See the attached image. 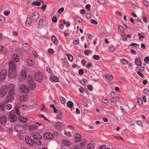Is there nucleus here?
Instances as JSON below:
<instances>
[{"label":"nucleus","instance_id":"f257e3e1","mask_svg":"<svg viewBox=\"0 0 149 149\" xmlns=\"http://www.w3.org/2000/svg\"><path fill=\"white\" fill-rule=\"evenodd\" d=\"M8 116L10 121L14 122L17 119V116L16 114L15 110H13L11 111L8 114Z\"/></svg>","mask_w":149,"mask_h":149},{"label":"nucleus","instance_id":"f03ea898","mask_svg":"<svg viewBox=\"0 0 149 149\" xmlns=\"http://www.w3.org/2000/svg\"><path fill=\"white\" fill-rule=\"evenodd\" d=\"M8 91L7 86H3L0 89V97H2L6 95Z\"/></svg>","mask_w":149,"mask_h":149},{"label":"nucleus","instance_id":"7ed1b4c3","mask_svg":"<svg viewBox=\"0 0 149 149\" xmlns=\"http://www.w3.org/2000/svg\"><path fill=\"white\" fill-rule=\"evenodd\" d=\"M14 94H12L11 93H8V94L7 96L6 100L4 101L6 103H5L7 104L11 102L14 99Z\"/></svg>","mask_w":149,"mask_h":149},{"label":"nucleus","instance_id":"20e7f679","mask_svg":"<svg viewBox=\"0 0 149 149\" xmlns=\"http://www.w3.org/2000/svg\"><path fill=\"white\" fill-rule=\"evenodd\" d=\"M70 145V142L68 140H64L61 145L62 149H66Z\"/></svg>","mask_w":149,"mask_h":149},{"label":"nucleus","instance_id":"39448f33","mask_svg":"<svg viewBox=\"0 0 149 149\" xmlns=\"http://www.w3.org/2000/svg\"><path fill=\"white\" fill-rule=\"evenodd\" d=\"M34 78L36 80L41 82L42 80V74L40 72H36L34 75Z\"/></svg>","mask_w":149,"mask_h":149},{"label":"nucleus","instance_id":"423d86ee","mask_svg":"<svg viewBox=\"0 0 149 149\" xmlns=\"http://www.w3.org/2000/svg\"><path fill=\"white\" fill-rule=\"evenodd\" d=\"M17 72L16 70H9L8 73V76L9 77L13 78L16 77Z\"/></svg>","mask_w":149,"mask_h":149},{"label":"nucleus","instance_id":"0eeeda50","mask_svg":"<svg viewBox=\"0 0 149 149\" xmlns=\"http://www.w3.org/2000/svg\"><path fill=\"white\" fill-rule=\"evenodd\" d=\"M20 89L21 92L26 94H27L29 91V87L23 85L21 86Z\"/></svg>","mask_w":149,"mask_h":149},{"label":"nucleus","instance_id":"6e6552de","mask_svg":"<svg viewBox=\"0 0 149 149\" xmlns=\"http://www.w3.org/2000/svg\"><path fill=\"white\" fill-rule=\"evenodd\" d=\"M14 129L16 132L21 133H24L25 132V130L22 127L19 125H15Z\"/></svg>","mask_w":149,"mask_h":149},{"label":"nucleus","instance_id":"1a4fd4ad","mask_svg":"<svg viewBox=\"0 0 149 149\" xmlns=\"http://www.w3.org/2000/svg\"><path fill=\"white\" fill-rule=\"evenodd\" d=\"M7 86L8 91V93H11L12 94H14L15 90L14 84H10Z\"/></svg>","mask_w":149,"mask_h":149},{"label":"nucleus","instance_id":"9d476101","mask_svg":"<svg viewBox=\"0 0 149 149\" xmlns=\"http://www.w3.org/2000/svg\"><path fill=\"white\" fill-rule=\"evenodd\" d=\"M43 137L46 139H51L54 138V136L53 134L50 132H46L43 135Z\"/></svg>","mask_w":149,"mask_h":149},{"label":"nucleus","instance_id":"9b49d317","mask_svg":"<svg viewBox=\"0 0 149 149\" xmlns=\"http://www.w3.org/2000/svg\"><path fill=\"white\" fill-rule=\"evenodd\" d=\"M25 141L27 144L29 146H33L34 144L33 141L29 136H26L25 137Z\"/></svg>","mask_w":149,"mask_h":149},{"label":"nucleus","instance_id":"f8f14e48","mask_svg":"<svg viewBox=\"0 0 149 149\" xmlns=\"http://www.w3.org/2000/svg\"><path fill=\"white\" fill-rule=\"evenodd\" d=\"M31 134L32 136L34 138L35 140H37V139H41L42 138V136L38 133L34 132L31 133Z\"/></svg>","mask_w":149,"mask_h":149},{"label":"nucleus","instance_id":"ddd939ff","mask_svg":"<svg viewBox=\"0 0 149 149\" xmlns=\"http://www.w3.org/2000/svg\"><path fill=\"white\" fill-rule=\"evenodd\" d=\"M9 70H16V66L12 61H10L8 63Z\"/></svg>","mask_w":149,"mask_h":149},{"label":"nucleus","instance_id":"4468645a","mask_svg":"<svg viewBox=\"0 0 149 149\" xmlns=\"http://www.w3.org/2000/svg\"><path fill=\"white\" fill-rule=\"evenodd\" d=\"M6 120V116L3 115L1 116L0 118V122L3 125L5 124Z\"/></svg>","mask_w":149,"mask_h":149},{"label":"nucleus","instance_id":"2eb2a0df","mask_svg":"<svg viewBox=\"0 0 149 149\" xmlns=\"http://www.w3.org/2000/svg\"><path fill=\"white\" fill-rule=\"evenodd\" d=\"M32 19L35 21H36L38 19L39 17L38 13L37 11L33 12L32 15Z\"/></svg>","mask_w":149,"mask_h":149},{"label":"nucleus","instance_id":"dca6fc26","mask_svg":"<svg viewBox=\"0 0 149 149\" xmlns=\"http://www.w3.org/2000/svg\"><path fill=\"white\" fill-rule=\"evenodd\" d=\"M21 104L20 103L17 104L16 105L15 111L17 115H20V111L19 109V108L21 107Z\"/></svg>","mask_w":149,"mask_h":149},{"label":"nucleus","instance_id":"f3484780","mask_svg":"<svg viewBox=\"0 0 149 149\" xmlns=\"http://www.w3.org/2000/svg\"><path fill=\"white\" fill-rule=\"evenodd\" d=\"M23 49L26 52H28L29 50V46L26 43H24L22 45Z\"/></svg>","mask_w":149,"mask_h":149},{"label":"nucleus","instance_id":"a211bd4d","mask_svg":"<svg viewBox=\"0 0 149 149\" xmlns=\"http://www.w3.org/2000/svg\"><path fill=\"white\" fill-rule=\"evenodd\" d=\"M17 116H18L19 121L22 122L24 123L27 122V120L26 118H24L22 116H20V115Z\"/></svg>","mask_w":149,"mask_h":149},{"label":"nucleus","instance_id":"6ab92c4d","mask_svg":"<svg viewBox=\"0 0 149 149\" xmlns=\"http://www.w3.org/2000/svg\"><path fill=\"white\" fill-rule=\"evenodd\" d=\"M27 96L25 95H22L19 97V100L20 102H25L27 100Z\"/></svg>","mask_w":149,"mask_h":149},{"label":"nucleus","instance_id":"aec40b11","mask_svg":"<svg viewBox=\"0 0 149 149\" xmlns=\"http://www.w3.org/2000/svg\"><path fill=\"white\" fill-rule=\"evenodd\" d=\"M38 127V126L36 125H32L29 126V129L30 131H31L37 129Z\"/></svg>","mask_w":149,"mask_h":149},{"label":"nucleus","instance_id":"412c9836","mask_svg":"<svg viewBox=\"0 0 149 149\" xmlns=\"http://www.w3.org/2000/svg\"><path fill=\"white\" fill-rule=\"evenodd\" d=\"M29 86L31 90L34 89L36 87V84L33 81H31V83L30 82L29 84Z\"/></svg>","mask_w":149,"mask_h":149},{"label":"nucleus","instance_id":"4be33fe9","mask_svg":"<svg viewBox=\"0 0 149 149\" xmlns=\"http://www.w3.org/2000/svg\"><path fill=\"white\" fill-rule=\"evenodd\" d=\"M27 65L30 66H32L34 63V61L31 59H28L26 60Z\"/></svg>","mask_w":149,"mask_h":149},{"label":"nucleus","instance_id":"5701e85b","mask_svg":"<svg viewBox=\"0 0 149 149\" xmlns=\"http://www.w3.org/2000/svg\"><path fill=\"white\" fill-rule=\"evenodd\" d=\"M4 101L0 105V108L1 109L2 111H5V107L6 106V104L7 103H5Z\"/></svg>","mask_w":149,"mask_h":149},{"label":"nucleus","instance_id":"b1692460","mask_svg":"<svg viewBox=\"0 0 149 149\" xmlns=\"http://www.w3.org/2000/svg\"><path fill=\"white\" fill-rule=\"evenodd\" d=\"M135 61L137 65L139 66L141 65L142 63L141 62L140 59L139 58H136L135 60Z\"/></svg>","mask_w":149,"mask_h":149},{"label":"nucleus","instance_id":"393cba45","mask_svg":"<svg viewBox=\"0 0 149 149\" xmlns=\"http://www.w3.org/2000/svg\"><path fill=\"white\" fill-rule=\"evenodd\" d=\"M51 39L52 41H53V42L56 45H58V42L55 36H52L51 37Z\"/></svg>","mask_w":149,"mask_h":149},{"label":"nucleus","instance_id":"a878e982","mask_svg":"<svg viewBox=\"0 0 149 149\" xmlns=\"http://www.w3.org/2000/svg\"><path fill=\"white\" fill-rule=\"evenodd\" d=\"M7 71L5 70H2L0 72V74L2 77H6L7 74Z\"/></svg>","mask_w":149,"mask_h":149},{"label":"nucleus","instance_id":"bb28decb","mask_svg":"<svg viewBox=\"0 0 149 149\" xmlns=\"http://www.w3.org/2000/svg\"><path fill=\"white\" fill-rule=\"evenodd\" d=\"M50 80L55 82H58V79L57 77L53 75L50 77Z\"/></svg>","mask_w":149,"mask_h":149},{"label":"nucleus","instance_id":"cd10ccee","mask_svg":"<svg viewBox=\"0 0 149 149\" xmlns=\"http://www.w3.org/2000/svg\"><path fill=\"white\" fill-rule=\"evenodd\" d=\"M21 76L22 78L25 79L26 78V72L24 70H22L21 72Z\"/></svg>","mask_w":149,"mask_h":149},{"label":"nucleus","instance_id":"c85d7f7f","mask_svg":"<svg viewBox=\"0 0 149 149\" xmlns=\"http://www.w3.org/2000/svg\"><path fill=\"white\" fill-rule=\"evenodd\" d=\"M5 21V17L3 16H0V24H3Z\"/></svg>","mask_w":149,"mask_h":149},{"label":"nucleus","instance_id":"c756f323","mask_svg":"<svg viewBox=\"0 0 149 149\" xmlns=\"http://www.w3.org/2000/svg\"><path fill=\"white\" fill-rule=\"evenodd\" d=\"M12 58H13L14 60L16 62H17L19 61V57L17 56V55L14 54L12 56Z\"/></svg>","mask_w":149,"mask_h":149},{"label":"nucleus","instance_id":"7c9ffc66","mask_svg":"<svg viewBox=\"0 0 149 149\" xmlns=\"http://www.w3.org/2000/svg\"><path fill=\"white\" fill-rule=\"evenodd\" d=\"M43 19L42 18H40L39 21L38 27L40 28H41L43 24Z\"/></svg>","mask_w":149,"mask_h":149},{"label":"nucleus","instance_id":"2f4dec72","mask_svg":"<svg viewBox=\"0 0 149 149\" xmlns=\"http://www.w3.org/2000/svg\"><path fill=\"white\" fill-rule=\"evenodd\" d=\"M118 29L119 32H122L125 31V29L122 26H119L118 27Z\"/></svg>","mask_w":149,"mask_h":149},{"label":"nucleus","instance_id":"473e14b6","mask_svg":"<svg viewBox=\"0 0 149 149\" xmlns=\"http://www.w3.org/2000/svg\"><path fill=\"white\" fill-rule=\"evenodd\" d=\"M28 15H27V19H26V22H25V25L26 26H29L30 25H31V20H30V21H29L28 19Z\"/></svg>","mask_w":149,"mask_h":149},{"label":"nucleus","instance_id":"72a5a7b5","mask_svg":"<svg viewBox=\"0 0 149 149\" xmlns=\"http://www.w3.org/2000/svg\"><path fill=\"white\" fill-rule=\"evenodd\" d=\"M67 105L69 107L72 108L73 107L74 104L72 102L69 101L67 102Z\"/></svg>","mask_w":149,"mask_h":149},{"label":"nucleus","instance_id":"f704fd0d","mask_svg":"<svg viewBox=\"0 0 149 149\" xmlns=\"http://www.w3.org/2000/svg\"><path fill=\"white\" fill-rule=\"evenodd\" d=\"M122 38L123 40L124 41H126L127 39V37L125 33L122 35Z\"/></svg>","mask_w":149,"mask_h":149},{"label":"nucleus","instance_id":"c9c22d12","mask_svg":"<svg viewBox=\"0 0 149 149\" xmlns=\"http://www.w3.org/2000/svg\"><path fill=\"white\" fill-rule=\"evenodd\" d=\"M74 137L76 139L81 138V135L79 133H77L74 134Z\"/></svg>","mask_w":149,"mask_h":149},{"label":"nucleus","instance_id":"e433bc0d","mask_svg":"<svg viewBox=\"0 0 149 149\" xmlns=\"http://www.w3.org/2000/svg\"><path fill=\"white\" fill-rule=\"evenodd\" d=\"M94 146L91 143L88 144L87 149H93L94 148Z\"/></svg>","mask_w":149,"mask_h":149},{"label":"nucleus","instance_id":"4c0bfd02","mask_svg":"<svg viewBox=\"0 0 149 149\" xmlns=\"http://www.w3.org/2000/svg\"><path fill=\"white\" fill-rule=\"evenodd\" d=\"M40 5V3L39 2L37 1H33L32 3V5L39 6Z\"/></svg>","mask_w":149,"mask_h":149},{"label":"nucleus","instance_id":"58836bf2","mask_svg":"<svg viewBox=\"0 0 149 149\" xmlns=\"http://www.w3.org/2000/svg\"><path fill=\"white\" fill-rule=\"evenodd\" d=\"M121 62L124 64H127L129 63V62L126 59H123L120 60Z\"/></svg>","mask_w":149,"mask_h":149},{"label":"nucleus","instance_id":"ea45409f","mask_svg":"<svg viewBox=\"0 0 149 149\" xmlns=\"http://www.w3.org/2000/svg\"><path fill=\"white\" fill-rule=\"evenodd\" d=\"M66 55L67 56L68 59L70 61H73V56L72 55L68 54H67Z\"/></svg>","mask_w":149,"mask_h":149},{"label":"nucleus","instance_id":"a19ab883","mask_svg":"<svg viewBox=\"0 0 149 149\" xmlns=\"http://www.w3.org/2000/svg\"><path fill=\"white\" fill-rule=\"evenodd\" d=\"M40 139H37V140H35V141L33 140L34 142L36 144L38 145H41V142L39 141Z\"/></svg>","mask_w":149,"mask_h":149},{"label":"nucleus","instance_id":"79ce46f5","mask_svg":"<svg viewBox=\"0 0 149 149\" xmlns=\"http://www.w3.org/2000/svg\"><path fill=\"white\" fill-rule=\"evenodd\" d=\"M76 20L79 23H81L83 22L82 19L79 17H77L75 18Z\"/></svg>","mask_w":149,"mask_h":149},{"label":"nucleus","instance_id":"37998d69","mask_svg":"<svg viewBox=\"0 0 149 149\" xmlns=\"http://www.w3.org/2000/svg\"><path fill=\"white\" fill-rule=\"evenodd\" d=\"M57 118L58 119H61L62 118V113L61 112L58 113L57 115Z\"/></svg>","mask_w":149,"mask_h":149},{"label":"nucleus","instance_id":"c03bdc74","mask_svg":"<svg viewBox=\"0 0 149 149\" xmlns=\"http://www.w3.org/2000/svg\"><path fill=\"white\" fill-rule=\"evenodd\" d=\"M97 1L100 4H105L106 3L105 0H97Z\"/></svg>","mask_w":149,"mask_h":149},{"label":"nucleus","instance_id":"a18cd8bd","mask_svg":"<svg viewBox=\"0 0 149 149\" xmlns=\"http://www.w3.org/2000/svg\"><path fill=\"white\" fill-rule=\"evenodd\" d=\"M93 58L96 60H99L100 58V56L98 55H94L93 56Z\"/></svg>","mask_w":149,"mask_h":149},{"label":"nucleus","instance_id":"49530a36","mask_svg":"<svg viewBox=\"0 0 149 149\" xmlns=\"http://www.w3.org/2000/svg\"><path fill=\"white\" fill-rule=\"evenodd\" d=\"M15 52L17 55H19V54H21L22 50L20 49H17L15 50Z\"/></svg>","mask_w":149,"mask_h":149},{"label":"nucleus","instance_id":"de8ad7c7","mask_svg":"<svg viewBox=\"0 0 149 149\" xmlns=\"http://www.w3.org/2000/svg\"><path fill=\"white\" fill-rule=\"evenodd\" d=\"M143 93L146 95H148L149 94V91L147 89H145L143 91Z\"/></svg>","mask_w":149,"mask_h":149},{"label":"nucleus","instance_id":"09e8293b","mask_svg":"<svg viewBox=\"0 0 149 149\" xmlns=\"http://www.w3.org/2000/svg\"><path fill=\"white\" fill-rule=\"evenodd\" d=\"M137 102L139 105H141L143 104V100L141 98H138Z\"/></svg>","mask_w":149,"mask_h":149},{"label":"nucleus","instance_id":"8fccbe9b","mask_svg":"<svg viewBox=\"0 0 149 149\" xmlns=\"http://www.w3.org/2000/svg\"><path fill=\"white\" fill-rule=\"evenodd\" d=\"M61 101L62 103L63 104H65L66 103V99L64 97H61Z\"/></svg>","mask_w":149,"mask_h":149},{"label":"nucleus","instance_id":"3c124183","mask_svg":"<svg viewBox=\"0 0 149 149\" xmlns=\"http://www.w3.org/2000/svg\"><path fill=\"white\" fill-rule=\"evenodd\" d=\"M52 22H56L57 21V17L56 16H54L52 18Z\"/></svg>","mask_w":149,"mask_h":149},{"label":"nucleus","instance_id":"603ef678","mask_svg":"<svg viewBox=\"0 0 149 149\" xmlns=\"http://www.w3.org/2000/svg\"><path fill=\"white\" fill-rule=\"evenodd\" d=\"M63 23L64 24H66V26L68 27L70 25V23L68 22H66L65 20L63 21Z\"/></svg>","mask_w":149,"mask_h":149},{"label":"nucleus","instance_id":"864d4df0","mask_svg":"<svg viewBox=\"0 0 149 149\" xmlns=\"http://www.w3.org/2000/svg\"><path fill=\"white\" fill-rule=\"evenodd\" d=\"M138 35L139 36L140 39H143L145 37V36L143 33H139Z\"/></svg>","mask_w":149,"mask_h":149},{"label":"nucleus","instance_id":"5fc2aeb1","mask_svg":"<svg viewBox=\"0 0 149 149\" xmlns=\"http://www.w3.org/2000/svg\"><path fill=\"white\" fill-rule=\"evenodd\" d=\"M86 143L85 141H82L80 143L81 147H84L86 145Z\"/></svg>","mask_w":149,"mask_h":149},{"label":"nucleus","instance_id":"6e6d98bb","mask_svg":"<svg viewBox=\"0 0 149 149\" xmlns=\"http://www.w3.org/2000/svg\"><path fill=\"white\" fill-rule=\"evenodd\" d=\"M86 8L89 11H90L91 10V6L90 4L86 5L85 6Z\"/></svg>","mask_w":149,"mask_h":149},{"label":"nucleus","instance_id":"4d7b16f0","mask_svg":"<svg viewBox=\"0 0 149 149\" xmlns=\"http://www.w3.org/2000/svg\"><path fill=\"white\" fill-rule=\"evenodd\" d=\"M64 10V8L63 7H62L60 8L58 11V13H61Z\"/></svg>","mask_w":149,"mask_h":149},{"label":"nucleus","instance_id":"13d9d810","mask_svg":"<svg viewBox=\"0 0 149 149\" xmlns=\"http://www.w3.org/2000/svg\"><path fill=\"white\" fill-rule=\"evenodd\" d=\"M90 22L91 23H93L96 25H97L98 24V22L94 19H92L90 20Z\"/></svg>","mask_w":149,"mask_h":149},{"label":"nucleus","instance_id":"bf43d9fd","mask_svg":"<svg viewBox=\"0 0 149 149\" xmlns=\"http://www.w3.org/2000/svg\"><path fill=\"white\" fill-rule=\"evenodd\" d=\"M27 80L28 84L30 83V82L31 83V81H33L32 80V78L31 77H28L27 79Z\"/></svg>","mask_w":149,"mask_h":149},{"label":"nucleus","instance_id":"052dcab7","mask_svg":"<svg viewBox=\"0 0 149 149\" xmlns=\"http://www.w3.org/2000/svg\"><path fill=\"white\" fill-rule=\"evenodd\" d=\"M92 65V63L89 62L87 64V65H86V68H88L89 69L90 67H91V66Z\"/></svg>","mask_w":149,"mask_h":149},{"label":"nucleus","instance_id":"680f3d73","mask_svg":"<svg viewBox=\"0 0 149 149\" xmlns=\"http://www.w3.org/2000/svg\"><path fill=\"white\" fill-rule=\"evenodd\" d=\"M138 69L141 72L143 71L145 69L144 67L142 66H139L138 67Z\"/></svg>","mask_w":149,"mask_h":149},{"label":"nucleus","instance_id":"e2e57ef3","mask_svg":"<svg viewBox=\"0 0 149 149\" xmlns=\"http://www.w3.org/2000/svg\"><path fill=\"white\" fill-rule=\"evenodd\" d=\"M81 82L83 84L84 86L85 85V84L87 82V80L84 79L83 80L81 81Z\"/></svg>","mask_w":149,"mask_h":149},{"label":"nucleus","instance_id":"0e129e2a","mask_svg":"<svg viewBox=\"0 0 149 149\" xmlns=\"http://www.w3.org/2000/svg\"><path fill=\"white\" fill-rule=\"evenodd\" d=\"M84 73V71L83 69H80L79 71V73L80 75H82Z\"/></svg>","mask_w":149,"mask_h":149},{"label":"nucleus","instance_id":"69168bd1","mask_svg":"<svg viewBox=\"0 0 149 149\" xmlns=\"http://www.w3.org/2000/svg\"><path fill=\"white\" fill-rule=\"evenodd\" d=\"M12 106L10 104H8L6 107V109L8 110H10Z\"/></svg>","mask_w":149,"mask_h":149},{"label":"nucleus","instance_id":"338daca9","mask_svg":"<svg viewBox=\"0 0 149 149\" xmlns=\"http://www.w3.org/2000/svg\"><path fill=\"white\" fill-rule=\"evenodd\" d=\"M144 61L146 63H148L149 62V57H146L144 59Z\"/></svg>","mask_w":149,"mask_h":149},{"label":"nucleus","instance_id":"774afa93","mask_svg":"<svg viewBox=\"0 0 149 149\" xmlns=\"http://www.w3.org/2000/svg\"><path fill=\"white\" fill-rule=\"evenodd\" d=\"M142 3L146 6H148V5L149 4V3L146 1V0H143V1Z\"/></svg>","mask_w":149,"mask_h":149}]
</instances>
